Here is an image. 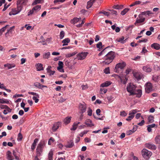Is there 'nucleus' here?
<instances>
[{
	"instance_id": "1",
	"label": "nucleus",
	"mask_w": 160,
	"mask_h": 160,
	"mask_svg": "<svg viewBox=\"0 0 160 160\" xmlns=\"http://www.w3.org/2000/svg\"><path fill=\"white\" fill-rule=\"evenodd\" d=\"M114 58V52L113 51H110L104 57L105 60L103 62L105 64H108L112 61Z\"/></svg>"
},
{
	"instance_id": "2",
	"label": "nucleus",
	"mask_w": 160,
	"mask_h": 160,
	"mask_svg": "<svg viewBox=\"0 0 160 160\" xmlns=\"http://www.w3.org/2000/svg\"><path fill=\"white\" fill-rule=\"evenodd\" d=\"M45 145L44 141L43 140L41 141L38 144L36 149L37 155L38 156H40L41 155Z\"/></svg>"
},
{
	"instance_id": "3",
	"label": "nucleus",
	"mask_w": 160,
	"mask_h": 160,
	"mask_svg": "<svg viewBox=\"0 0 160 160\" xmlns=\"http://www.w3.org/2000/svg\"><path fill=\"white\" fill-rule=\"evenodd\" d=\"M141 153L143 157L146 159L149 158L152 155V152H151L145 148L142 149Z\"/></svg>"
},
{
	"instance_id": "4",
	"label": "nucleus",
	"mask_w": 160,
	"mask_h": 160,
	"mask_svg": "<svg viewBox=\"0 0 160 160\" xmlns=\"http://www.w3.org/2000/svg\"><path fill=\"white\" fill-rule=\"evenodd\" d=\"M126 66V63L123 62L119 63L116 65L114 71L116 72H118L120 70L123 69Z\"/></svg>"
},
{
	"instance_id": "5",
	"label": "nucleus",
	"mask_w": 160,
	"mask_h": 160,
	"mask_svg": "<svg viewBox=\"0 0 160 160\" xmlns=\"http://www.w3.org/2000/svg\"><path fill=\"white\" fill-rule=\"evenodd\" d=\"M145 20V18L143 16H141V15L139 14L134 24L135 26H138L143 24V22H144Z\"/></svg>"
},
{
	"instance_id": "6",
	"label": "nucleus",
	"mask_w": 160,
	"mask_h": 160,
	"mask_svg": "<svg viewBox=\"0 0 160 160\" xmlns=\"http://www.w3.org/2000/svg\"><path fill=\"white\" fill-rule=\"evenodd\" d=\"M136 86L132 83H130L128 85L127 89L128 92L130 93V95H133V92L136 90Z\"/></svg>"
},
{
	"instance_id": "7",
	"label": "nucleus",
	"mask_w": 160,
	"mask_h": 160,
	"mask_svg": "<svg viewBox=\"0 0 160 160\" xmlns=\"http://www.w3.org/2000/svg\"><path fill=\"white\" fill-rule=\"evenodd\" d=\"M144 86L145 92L147 93H149L153 90L152 85L150 82L146 83Z\"/></svg>"
},
{
	"instance_id": "8",
	"label": "nucleus",
	"mask_w": 160,
	"mask_h": 160,
	"mask_svg": "<svg viewBox=\"0 0 160 160\" xmlns=\"http://www.w3.org/2000/svg\"><path fill=\"white\" fill-rule=\"evenodd\" d=\"M28 0H18L17 5L22 9L23 6L27 5Z\"/></svg>"
},
{
	"instance_id": "9",
	"label": "nucleus",
	"mask_w": 160,
	"mask_h": 160,
	"mask_svg": "<svg viewBox=\"0 0 160 160\" xmlns=\"http://www.w3.org/2000/svg\"><path fill=\"white\" fill-rule=\"evenodd\" d=\"M22 10V9L17 6V8H14L12 9V11L9 12V14L10 15H15L19 13Z\"/></svg>"
},
{
	"instance_id": "10",
	"label": "nucleus",
	"mask_w": 160,
	"mask_h": 160,
	"mask_svg": "<svg viewBox=\"0 0 160 160\" xmlns=\"http://www.w3.org/2000/svg\"><path fill=\"white\" fill-rule=\"evenodd\" d=\"M144 146L145 148L152 150H156L157 148L156 146L151 142L146 143Z\"/></svg>"
},
{
	"instance_id": "11",
	"label": "nucleus",
	"mask_w": 160,
	"mask_h": 160,
	"mask_svg": "<svg viewBox=\"0 0 160 160\" xmlns=\"http://www.w3.org/2000/svg\"><path fill=\"white\" fill-rule=\"evenodd\" d=\"M88 54V53L87 52H82L77 55V58L79 60L83 59L85 58Z\"/></svg>"
},
{
	"instance_id": "12",
	"label": "nucleus",
	"mask_w": 160,
	"mask_h": 160,
	"mask_svg": "<svg viewBox=\"0 0 160 160\" xmlns=\"http://www.w3.org/2000/svg\"><path fill=\"white\" fill-rule=\"evenodd\" d=\"M87 106L86 104L83 103H80L79 106V109L80 110L79 113H83L86 111Z\"/></svg>"
},
{
	"instance_id": "13",
	"label": "nucleus",
	"mask_w": 160,
	"mask_h": 160,
	"mask_svg": "<svg viewBox=\"0 0 160 160\" xmlns=\"http://www.w3.org/2000/svg\"><path fill=\"white\" fill-rule=\"evenodd\" d=\"M58 66L57 67V69L60 72H64V70L63 69V62L61 61H59L58 63Z\"/></svg>"
},
{
	"instance_id": "14",
	"label": "nucleus",
	"mask_w": 160,
	"mask_h": 160,
	"mask_svg": "<svg viewBox=\"0 0 160 160\" xmlns=\"http://www.w3.org/2000/svg\"><path fill=\"white\" fill-rule=\"evenodd\" d=\"M84 123L87 125V127H92L94 126V124L93 123L91 120L90 119H86Z\"/></svg>"
},
{
	"instance_id": "15",
	"label": "nucleus",
	"mask_w": 160,
	"mask_h": 160,
	"mask_svg": "<svg viewBox=\"0 0 160 160\" xmlns=\"http://www.w3.org/2000/svg\"><path fill=\"white\" fill-rule=\"evenodd\" d=\"M34 85L35 87L39 88L42 89L43 88H47L46 86L42 85L40 83L38 82H36L34 83Z\"/></svg>"
},
{
	"instance_id": "16",
	"label": "nucleus",
	"mask_w": 160,
	"mask_h": 160,
	"mask_svg": "<svg viewBox=\"0 0 160 160\" xmlns=\"http://www.w3.org/2000/svg\"><path fill=\"white\" fill-rule=\"evenodd\" d=\"M61 125V123L59 122L54 123L52 127V129L53 131H55L59 128Z\"/></svg>"
},
{
	"instance_id": "17",
	"label": "nucleus",
	"mask_w": 160,
	"mask_h": 160,
	"mask_svg": "<svg viewBox=\"0 0 160 160\" xmlns=\"http://www.w3.org/2000/svg\"><path fill=\"white\" fill-rule=\"evenodd\" d=\"M134 94H136L137 97L140 98L142 95V91L141 89L135 90L133 95Z\"/></svg>"
},
{
	"instance_id": "18",
	"label": "nucleus",
	"mask_w": 160,
	"mask_h": 160,
	"mask_svg": "<svg viewBox=\"0 0 160 160\" xmlns=\"http://www.w3.org/2000/svg\"><path fill=\"white\" fill-rule=\"evenodd\" d=\"M153 13L150 11H147L143 12H142L139 14L141 15V16H143V15H150L151 14H152Z\"/></svg>"
},
{
	"instance_id": "19",
	"label": "nucleus",
	"mask_w": 160,
	"mask_h": 160,
	"mask_svg": "<svg viewBox=\"0 0 160 160\" xmlns=\"http://www.w3.org/2000/svg\"><path fill=\"white\" fill-rule=\"evenodd\" d=\"M38 141V138H35L33 142L31 147V149H32V150H33L35 149L37 144Z\"/></svg>"
},
{
	"instance_id": "20",
	"label": "nucleus",
	"mask_w": 160,
	"mask_h": 160,
	"mask_svg": "<svg viewBox=\"0 0 160 160\" xmlns=\"http://www.w3.org/2000/svg\"><path fill=\"white\" fill-rule=\"evenodd\" d=\"M7 159L9 160H13L14 158L12 155V153L10 151H8L7 152Z\"/></svg>"
},
{
	"instance_id": "21",
	"label": "nucleus",
	"mask_w": 160,
	"mask_h": 160,
	"mask_svg": "<svg viewBox=\"0 0 160 160\" xmlns=\"http://www.w3.org/2000/svg\"><path fill=\"white\" fill-rule=\"evenodd\" d=\"M143 70L145 72H149L152 71L151 68L148 66H144L143 67Z\"/></svg>"
},
{
	"instance_id": "22",
	"label": "nucleus",
	"mask_w": 160,
	"mask_h": 160,
	"mask_svg": "<svg viewBox=\"0 0 160 160\" xmlns=\"http://www.w3.org/2000/svg\"><path fill=\"white\" fill-rule=\"evenodd\" d=\"M126 40L127 39L124 40V38L123 37H122L120 38H117L116 41L122 43H124L126 42Z\"/></svg>"
},
{
	"instance_id": "23",
	"label": "nucleus",
	"mask_w": 160,
	"mask_h": 160,
	"mask_svg": "<svg viewBox=\"0 0 160 160\" xmlns=\"http://www.w3.org/2000/svg\"><path fill=\"white\" fill-rule=\"evenodd\" d=\"M111 84V82L109 81H107L103 83L101 85V87H104L108 86Z\"/></svg>"
},
{
	"instance_id": "24",
	"label": "nucleus",
	"mask_w": 160,
	"mask_h": 160,
	"mask_svg": "<svg viewBox=\"0 0 160 160\" xmlns=\"http://www.w3.org/2000/svg\"><path fill=\"white\" fill-rule=\"evenodd\" d=\"M81 18H74L73 19L71 20V22L73 24H75L76 23L79 22V21L81 20Z\"/></svg>"
},
{
	"instance_id": "25",
	"label": "nucleus",
	"mask_w": 160,
	"mask_h": 160,
	"mask_svg": "<svg viewBox=\"0 0 160 160\" xmlns=\"http://www.w3.org/2000/svg\"><path fill=\"white\" fill-rule=\"evenodd\" d=\"M51 66H48V68H47V72L49 74V75L50 76L53 75L55 72V71H52L51 70Z\"/></svg>"
},
{
	"instance_id": "26",
	"label": "nucleus",
	"mask_w": 160,
	"mask_h": 160,
	"mask_svg": "<svg viewBox=\"0 0 160 160\" xmlns=\"http://www.w3.org/2000/svg\"><path fill=\"white\" fill-rule=\"evenodd\" d=\"M156 126V124L154 123H153L152 124L149 125L148 126H147V130L149 132H151L152 131V128H153L155 127Z\"/></svg>"
},
{
	"instance_id": "27",
	"label": "nucleus",
	"mask_w": 160,
	"mask_h": 160,
	"mask_svg": "<svg viewBox=\"0 0 160 160\" xmlns=\"http://www.w3.org/2000/svg\"><path fill=\"white\" fill-rule=\"evenodd\" d=\"M70 40L69 38H66L63 40L62 42L63 43L62 46L67 45L68 43L70 42Z\"/></svg>"
},
{
	"instance_id": "28",
	"label": "nucleus",
	"mask_w": 160,
	"mask_h": 160,
	"mask_svg": "<svg viewBox=\"0 0 160 160\" xmlns=\"http://www.w3.org/2000/svg\"><path fill=\"white\" fill-rule=\"evenodd\" d=\"M41 6L40 5H38L32 8L35 13L37 12L41 9Z\"/></svg>"
},
{
	"instance_id": "29",
	"label": "nucleus",
	"mask_w": 160,
	"mask_h": 160,
	"mask_svg": "<svg viewBox=\"0 0 160 160\" xmlns=\"http://www.w3.org/2000/svg\"><path fill=\"white\" fill-rule=\"evenodd\" d=\"M151 47L152 48L156 50H159L160 48V45L158 43H154L151 45Z\"/></svg>"
},
{
	"instance_id": "30",
	"label": "nucleus",
	"mask_w": 160,
	"mask_h": 160,
	"mask_svg": "<svg viewBox=\"0 0 160 160\" xmlns=\"http://www.w3.org/2000/svg\"><path fill=\"white\" fill-rule=\"evenodd\" d=\"M80 123V122H74L73 125L72 127L71 128V130L74 131L76 130L78 126Z\"/></svg>"
},
{
	"instance_id": "31",
	"label": "nucleus",
	"mask_w": 160,
	"mask_h": 160,
	"mask_svg": "<svg viewBox=\"0 0 160 160\" xmlns=\"http://www.w3.org/2000/svg\"><path fill=\"white\" fill-rule=\"evenodd\" d=\"M37 71H40L43 70L42 65L41 63H38L36 65Z\"/></svg>"
},
{
	"instance_id": "32",
	"label": "nucleus",
	"mask_w": 160,
	"mask_h": 160,
	"mask_svg": "<svg viewBox=\"0 0 160 160\" xmlns=\"http://www.w3.org/2000/svg\"><path fill=\"white\" fill-rule=\"evenodd\" d=\"M74 145V143L71 140L69 142L68 144L65 145V146L67 148H71Z\"/></svg>"
},
{
	"instance_id": "33",
	"label": "nucleus",
	"mask_w": 160,
	"mask_h": 160,
	"mask_svg": "<svg viewBox=\"0 0 160 160\" xmlns=\"http://www.w3.org/2000/svg\"><path fill=\"white\" fill-rule=\"evenodd\" d=\"M71 117H67L64 119L63 122L66 124L69 123L71 121Z\"/></svg>"
},
{
	"instance_id": "34",
	"label": "nucleus",
	"mask_w": 160,
	"mask_h": 160,
	"mask_svg": "<svg viewBox=\"0 0 160 160\" xmlns=\"http://www.w3.org/2000/svg\"><path fill=\"white\" fill-rule=\"evenodd\" d=\"M155 141L156 144H160V135H158L156 137Z\"/></svg>"
},
{
	"instance_id": "35",
	"label": "nucleus",
	"mask_w": 160,
	"mask_h": 160,
	"mask_svg": "<svg viewBox=\"0 0 160 160\" xmlns=\"http://www.w3.org/2000/svg\"><path fill=\"white\" fill-rule=\"evenodd\" d=\"M148 121L149 123H151L153 122L154 120V117L153 116L150 115L148 118Z\"/></svg>"
},
{
	"instance_id": "36",
	"label": "nucleus",
	"mask_w": 160,
	"mask_h": 160,
	"mask_svg": "<svg viewBox=\"0 0 160 160\" xmlns=\"http://www.w3.org/2000/svg\"><path fill=\"white\" fill-rule=\"evenodd\" d=\"M53 155V152L52 150H51L49 151L48 154V158L49 160H53L52 156Z\"/></svg>"
},
{
	"instance_id": "37",
	"label": "nucleus",
	"mask_w": 160,
	"mask_h": 160,
	"mask_svg": "<svg viewBox=\"0 0 160 160\" xmlns=\"http://www.w3.org/2000/svg\"><path fill=\"white\" fill-rule=\"evenodd\" d=\"M9 26L8 25H6L5 27H3L0 29V36H1L3 32L5 31L7 27Z\"/></svg>"
},
{
	"instance_id": "38",
	"label": "nucleus",
	"mask_w": 160,
	"mask_h": 160,
	"mask_svg": "<svg viewBox=\"0 0 160 160\" xmlns=\"http://www.w3.org/2000/svg\"><path fill=\"white\" fill-rule=\"evenodd\" d=\"M4 66V67H7L9 69L15 67V65L14 64H5Z\"/></svg>"
},
{
	"instance_id": "39",
	"label": "nucleus",
	"mask_w": 160,
	"mask_h": 160,
	"mask_svg": "<svg viewBox=\"0 0 160 160\" xmlns=\"http://www.w3.org/2000/svg\"><path fill=\"white\" fill-rule=\"evenodd\" d=\"M9 103V100L6 99H2L0 98V104Z\"/></svg>"
},
{
	"instance_id": "40",
	"label": "nucleus",
	"mask_w": 160,
	"mask_h": 160,
	"mask_svg": "<svg viewBox=\"0 0 160 160\" xmlns=\"http://www.w3.org/2000/svg\"><path fill=\"white\" fill-rule=\"evenodd\" d=\"M93 3V2H92V0H90L89 1H88L87 4V8L88 9L90 8L92 6Z\"/></svg>"
},
{
	"instance_id": "41",
	"label": "nucleus",
	"mask_w": 160,
	"mask_h": 160,
	"mask_svg": "<svg viewBox=\"0 0 160 160\" xmlns=\"http://www.w3.org/2000/svg\"><path fill=\"white\" fill-rule=\"evenodd\" d=\"M137 112V110L136 109L132 110L130 111L129 113V115L132 116L134 117V114Z\"/></svg>"
},
{
	"instance_id": "42",
	"label": "nucleus",
	"mask_w": 160,
	"mask_h": 160,
	"mask_svg": "<svg viewBox=\"0 0 160 160\" xmlns=\"http://www.w3.org/2000/svg\"><path fill=\"white\" fill-rule=\"evenodd\" d=\"M50 55V53L49 52H48L43 54V58L44 59H48L49 58Z\"/></svg>"
},
{
	"instance_id": "43",
	"label": "nucleus",
	"mask_w": 160,
	"mask_h": 160,
	"mask_svg": "<svg viewBox=\"0 0 160 160\" xmlns=\"http://www.w3.org/2000/svg\"><path fill=\"white\" fill-rule=\"evenodd\" d=\"M43 2V0H35L32 3V5H34L38 3H42Z\"/></svg>"
},
{
	"instance_id": "44",
	"label": "nucleus",
	"mask_w": 160,
	"mask_h": 160,
	"mask_svg": "<svg viewBox=\"0 0 160 160\" xmlns=\"http://www.w3.org/2000/svg\"><path fill=\"white\" fill-rule=\"evenodd\" d=\"M6 109L4 110L3 111V113L4 114L6 115L7 114L8 112H11V109L8 107V108H6Z\"/></svg>"
},
{
	"instance_id": "45",
	"label": "nucleus",
	"mask_w": 160,
	"mask_h": 160,
	"mask_svg": "<svg viewBox=\"0 0 160 160\" xmlns=\"http://www.w3.org/2000/svg\"><path fill=\"white\" fill-rule=\"evenodd\" d=\"M97 48H99V50L100 51L101 49L102 48V42H99L98 43H97L96 45Z\"/></svg>"
},
{
	"instance_id": "46",
	"label": "nucleus",
	"mask_w": 160,
	"mask_h": 160,
	"mask_svg": "<svg viewBox=\"0 0 160 160\" xmlns=\"http://www.w3.org/2000/svg\"><path fill=\"white\" fill-rule=\"evenodd\" d=\"M129 10V9L128 8L124 9L121 12V14L122 15H124Z\"/></svg>"
},
{
	"instance_id": "47",
	"label": "nucleus",
	"mask_w": 160,
	"mask_h": 160,
	"mask_svg": "<svg viewBox=\"0 0 160 160\" xmlns=\"http://www.w3.org/2000/svg\"><path fill=\"white\" fill-rule=\"evenodd\" d=\"M123 8V6L122 5H117L113 6V8L117 9H121Z\"/></svg>"
},
{
	"instance_id": "48",
	"label": "nucleus",
	"mask_w": 160,
	"mask_h": 160,
	"mask_svg": "<svg viewBox=\"0 0 160 160\" xmlns=\"http://www.w3.org/2000/svg\"><path fill=\"white\" fill-rule=\"evenodd\" d=\"M39 98V96L38 95V97L37 96H34L32 97V99L33 100H34L35 103H37L39 99L38 98Z\"/></svg>"
},
{
	"instance_id": "49",
	"label": "nucleus",
	"mask_w": 160,
	"mask_h": 160,
	"mask_svg": "<svg viewBox=\"0 0 160 160\" xmlns=\"http://www.w3.org/2000/svg\"><path fill=\"white\" fill-rule=\"evenodd\" d=\"M88 115L89 116H91L92 114V110L90 108H88V111L87 112Z\"/></svg>"
},
{
	"instance_id": "50",
	"label": "nucleus",
	"mask_w": 160,
	"mask_h": 160,
	"mask_svg": "<svg viewBox=\"0 0 160 160\" xmlns=\"http://www.w3.org/2000/svg\"><path fill=\"white\" fill-rule=\"evenodd\" d=\"M22 136L21 132H19L18 135L17 140L19 141L22 140Z\"/></svg>"
},
{
	"instance_id": "51",
	"label": "nucleus",
	"mask_w": 160,
	"mask_h": 160,
	"mask_svg": "<svg viewBox=\"0 0 160 160\" xmlns=\"http://www.w3.org/2000/svg\"><path fill=\"white\" fill-rule=\"evenodd\" d=\"M118 78L120 79L121 81L122 82L123 84H125L128 80V79L126 77H125V80H124V81H123L122 79V78L120 76H118Z\"/></svg>"
},
{
	"instance_id": "52",
	"label": "nucleus",
	"mask_w": 160,
	"mask_h": 160,
	"mask_svg": "<svg viewBox=\"0 0 160 160\" xmlns=\"http://www.w3.org/2000/svg\"><path fill=\"white\" fill-rule=\"evenodd\" d=\"M158 76L154 75L152 77V79L155 82H158Z\"/></svg>"
},
{
	"instance_id": "53",
	"label": "nucleus",
	"mask_w": 160,
	"mask_h": 160,
	"mask_svg": "<svg viewBox=\"0 0 160 160\" xmlns=\"http://www.w3.org/2000/svg\"><path fill=\"white\" fill-rule=\"evenodd\" d=\"M65 32L64 31H62L60 32V39H62L64 36Z\"/></svg>"
},
{
	"instance_id": "54",
	"label": "nucleus",
	"mask_w": 160,
	"mask_h": 160,
	"mask_svg": "<svg viewBox=\"0 0 160 160\" xmlns=\"http://www.w3.org/2000/svg\"><path fill=\"white\" fill-rule=\"evenodd\" d=\"M134 76L135 78L138 80L141 79L142 78V76L138 74H134Z\"/></svg>"
},
{
	"instance_id": "55",
	"label": "nucleus",
	"mask_w": 160,
	"mask_h": 160,
	"mask_svg": "<svg viewBox=\"0 0 160 160\" xmlns=\"http://www.w3.org/2000/svg\"><path fill=\"white\" fill-rule=\"evenodd\" d=\"M107 99L108 101L110 102H112L113 100V97L112 96H110L107 97Z\"/></svg>"
},
{
	"instance_id": "56",
	"label": "nucleus",
	"mask_w": 160,
	"mask_h": 160,
	"mask_svg": "<svg viewBox=\"0 0 160 160\" xmlns=\"http://www.w3.org/2000/svg\"><path fill=\"white\" fill-rule=\"evenodd\" d=\"M104 72L106 74L110 73V69L109 67H108L105 68L104 70Z\"/></svg>"
},
{
	"instance_id": "57",
	"label": "nucleus",
	"mask_w": 160,
	"mask_h": 160,
	"mask_svg": "<svg viewBox=\"0 0 160 160\" xmlns=\"http://www.w3.org/2000/svg\"><path fill=\"white\" fill-rule=\"evenodd\" d=\"M110 14H114L116 15H117L118 14V12L113 10H110Z\"/></svg>"
},
{
	"instance_id": "58",
	"label": "nucleus",
	"mask_w": 160,
	"mask_h": 160,
	"mask_svg": "<svg viewBox=\"0 0 160 160\" xmlns=\"http://www.w3.org/2000/svg\"><path fill=\"white\" fill-rule=\"evenodd\" d=\"M120 115L122 117H125L127 115V113L125 111H123L120 112Z\"/></svg>"
},
{
	"instance_id": "59",
	"label": "nucleus",
	"mask_w": 160,
	"mask_h": 160,
	"mask_svg": "<svg viewBox=\"0 0 160 160\" xmlns=\"http://www.w3.org/2000/svg\"><path fill=\"white\" fill-rule=\"evenodd\" d=\"M35 13L32 8V10H29L28 12V16H31L32 15L33 13Z\"/></svg>"
},
{
	"instance_id": "60",
	"label": "nucleus",
	"mask_w": 160,
	"mask_h": 160,
	"mask_svg": "<svg viewBox=\"0 0 160 160\" xmlns=\"http://www.w3.org/2000/svg\"><path fill=\"white\" fill-rule=\"evenodd\" d=\"M126 119V120L127 121H131L134 118L133 116L130 115Z\"/></svg>"
},
{
	"instance_id": "61",
	"label": "nucleus",
	"mask_w": 160,
	"mask_h": 160,
	"mask_svg": "<svg viewBox=\"0 0 160 160\" xmlns=\"http://www.w3.org/2000/svg\"><path fill=\"white\" fill-rule=\"evenodd\" d=\"M66 100V99L63 98L62 97H60V98L58 100V101L60 102H64Z\"/></svg>"
},
{
	"instance_id": "62",
	"label": "nucleus",
	"mask_w": 160,
	"mask_h": 160,
	"mask_svg": "<svg viewBox=\"0 0 160 160\" xmlns=\"http://www.w3.org/2000/svg\"><path fill=\"white\" fill-rule=\"evenodd\" d=\"M100 13H103L104 14L107 15V16H108L110 15V13L108 12H99Z\"/></svg>"
},
{
	"instance_id": "63",
	"label": "nucleus",
	"mask_w": 160,
	"mask_h": 160,
	"mask_svg": "<svg viewBox=\"0 0 160 160\" xmlns=\"http://www.w3.org/2000/svg\"><path fill=\"white\" fill-rule=\"evenodd\" d=\"M8 107L7 105H2L0 104V108L1 109H6V108H8Z\"/></svg>"
},
{
	"instance_id": "64",
	"label": "nucleus",
	"mask_w": 160,
	"mask_h": 160,
	"mask_svg": "<svg viewBox=\"0 0 160 160\" xmlns=\"http://www.w3.org/2000/svg\"><path fill=\"white\" fill-rule=\"evenodd\" d=\"M100 39V37L98 35H97L95 36V41L96 42L98 41Z\"/></svg>"
}]
</instances>
